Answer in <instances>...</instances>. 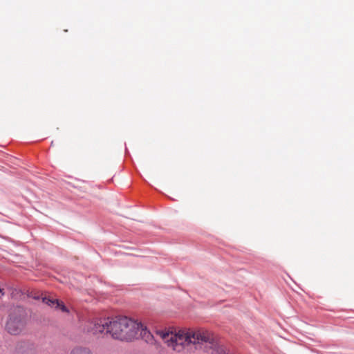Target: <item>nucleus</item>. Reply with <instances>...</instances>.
<instances>
[{"mask_svg": "<svg viewBox=\"0 0 354 354\" xmlns=\"http://www.w3.org/2000/svg\"><path fill=\"white\" fill-rule=\"evenodd\" d=\"M158 335L167 346L176 352H181L186 347L193 346L196 350L209 354H225V349L218 342L215 335L205 329H184L176 331L173 328L156 330Z\"/></svg>", "mask_w": 354, "mask_h": 354, "instance_id": "1", "label": "nucleus"}, {"mask_svg": "<svg viewBox=\"0 0 354 354\" xmlns=\"http://www.w3.org/2000/svg\"><path fill=\"white\" fill-rule=\"evenodd\" d=\"M82 330L94 335H110L113 338L122 341H131L140 337L149 342L153 337L141 322L127 317L88 320L85 322Z\"/></svg>", "mask_w": 354, "mask_h": 354, "instance_id": "2", "label": "nucleus"}, {"mask_svg": "<svg viewBox=\"0 0 354 354\" xmlns=\"http://www.w3.org/2000/svg\"><path fill=\"white\" fill-rule=\"evenodd\" d=\"M26 324L25 311L21 307L12 309L8 315L6 329L11 335H19L25 328Z\"/></svg>", "mask_w": 354, "mask_h": 354, "instance_id": "3", "label": "nucleus"}, {"mask_svg": "<svg viewBox=\"0 0 354 354\" xmlns=\"http://www.w3.org/2000/svg\"><path fill=\"white\" fill-rule=\"evenodd\" d=\"M15 349L17 354H36L34 346L26 342H18Z\"/></svg>", "mask_w": 354, "mask_h": 354, "instance_id": "4", "label": "nucleus"}, {"mask_svg": "<svg viewBox=\"0 0 354 354\" xmlns=\"http://www.w3.org/2000/svg\"><path fill=\"white\" fill-rule=\"evenodd\" d=\"M43 302L50 306L54 307L55 308H59L62 312H68L67 308L64 306L63 302L59 301L57 299L44 297Z\"/></svg>", "mask_w": 354, "mask_h": 354, "instance_id": "5", "label": "nucleus"}, {"mask_svg": "<svg viewBox=\"0 0 354 354\" xmlns=\"http://www.w3.org/2000/svg\"><path fill=\"white\" fill-rule=\"evenodd\" d=\"M69 354H93V352L88 347L77 346L71 350Z\"/></svg>", "mask_w": 354, "mask_h": 354, "instance_id": "6", "label": "nucleus"}, {"mask_svg": "<svg viewBox=\"0 0 354 354\" xmlns=\"http://www.w3.org/2000/svg\"><path fill=\"white\" fill-rule=\"evenodd\" d=\"M3 289L0 288V297L3 295Z\"/></svg>", "mask_w": 354, "mask_h": 354, "instance_id": "7", "label": "nucleus"}]
</instances>
